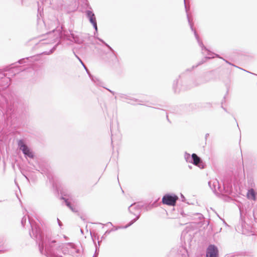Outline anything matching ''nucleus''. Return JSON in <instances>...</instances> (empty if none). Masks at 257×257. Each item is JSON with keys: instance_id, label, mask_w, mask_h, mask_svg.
Masks as SVG:
<instances>
[{"instance_id": "f257e3e1", "label": "nucleus", "mask_w": 257, "mask_h": 257, "mask_svg": "<svg viewBox=\"0 0 257 257\" xmlns=\"http://www.w3.org/2000/svg\"><path fill=\"white\" fill-rule=\"evenodd\" d=\"M28 223L31 227V231L29 232L30 235L35 239L39 245L40 252L42 254H45L47 257H62L59 254L61 250L60 246L55 240L45 237L39 226L29 217Z\"/></svg>"}, {"instance_id": "f03ea898", "label": "nucleus", "mask_w": 257, "mask_h": 257, "mask_svg": "<svg viewBox=\"0 0 257 257\" xmlns=\"http://www.w3.org/2000/svg\"><path fill=\"white\" fill-rule=\"evenodd\" d=\"M51 39L50 43H56V44L51 50L52 53L56 49V46L60 43L61 40H67L70 41H73L77 44H82L84 40L78 35H76L72 33V31L69 32L64 30L63 27H61V31L53 30L47 34Z\"/></svg>"}, {"instance_id": "7ed1b4c3", "label": "nucleus", "mask_w": 257, "mask_h": 257, "mask_svg": "<svg viewBox=\"0 0 257 257\" xmlns=\"http://www.w3.org/2000/svg\"><path fill=\"white\" fill-rule=\"evenodd\" d=\"M4 99L5 101L6 109L4 105L1 106L0 115L4 117L5 121L7 125H12V123L11 119L15 116L14 101L10 100L9 102L5 97H4Z\"/></svg>"}, {"instance_id": "20e7f679", "label": "nucleus", "mask_w": 257, "mask_h": 257, "mask_svg": "<svg viewBox=\"0 0 257 257\" xmlns=\"http://www.w3.org/2000/svg\"><path fill=\"white\" fill-rule=\"evenodd\" d=\"M143 205H141L139 203H134L132 204L128 208V211L130 213L133 214L135 215H137L136 217L132 220L127 225H126L123 228H126L134 224L140 217V210L143 207Z\"/></svg>"}, {"instance_id": "39448f33", "label": "nucleus", "mask_w": 257, "mask_h": 257, "mask_svg": "<svg viewBox=\"0 0 257 257\" xmlns=\"http://www.w3.org/2000/svg\"><path fill=\"white\" fill-rule=\"evenodd\" d=\"M184 5H185V10H186V12L187 13V19H188V23L189 24V25H190V28L192 30V32H193L194 33V36L195 37V38L197 40V42H198V43L199 45V46L200 47H201L202 48V50H205L207 52V54L208 55H210V52L209 51V50H208L206 47L203 45L202 42L199 39V36L198 35L197 33V32L193 28V23H192L189 17V15L188 14V11H189V8H188L186 6V1L185 0H184Z\"/></svg>"}, {"instance_id": "423d86ee", "label": "nucleus", "mask_w": 257, "mask_h": 257, "mask_svg": "<svg viewBox=\"0 0 257 257\" xmlns=\"http://www.w3.org/2000/svg\"><path fill=\"white\" fill-rule=\"evenodd\" d=\"M178 199V197L173 194H166L163 197L162 202L163 204L169 206H175Z\"/></svg>"}, {"instance_id": "0eeeda50", "label": "nucleus", "mask_w": 257, "mask_h": 257, "mask_svg": "<svg viewBox=\"0 0 257 257\" xmlns=\"http://www.w3.org/2000/svg\"><path fill=\"white\" fill-rule=\"evenodd\" d=\"M19 149L22 151L26 157L33 158L34 155L31 149L24 143L22 140H20L18 143Z\"/></svg>"}, {"instance_id": "6e6552de", "label": "nucleus", "mask_w": 257, "mask_h": 257, "mask_svg": "<svg viewBox=\"0 0 257 257\" xmlns=\"http://www.w3.org/2000/svg\"><path fill=\"white\" fill-rule=\"evenodd\" d=\"M241 232L243 234L247 236L255 235L254 229L252 227L245 223H242L241 225Z\"/></svg>"}, {"instance_id": "1a4fd4ad", "label": "nucleus", "mask_w": 257, "mask_h": 257, "mask_svg": "<svg viewBox=\"0 0 257 257\" xmlns=\"http://www.w3.org/2000/svg\"><path fill=\"white\" fill-rule=\"evenodd\" d=\"M206 257H218V249L214 244H210L206 250Z\"/></svg>"}, {"instance_id": "9d476101", "label": "nucleus", "mask_w": 257, "mask_h": 257, "mask_svg": "<svg viewBox=\"0 0 257 257\" xmlns=\"http://www.w3.org/2000/svg\"><path fill=\"white\" fill-rule=\"evenodd\" d=\"M96 38L97 40H98L100 42L103 43L110 50V53L109 55L110 57L111 61H112V62H118V59L116 56V53L114 51V50L108 44L106 43L102 39L99 38L98 37H96Z\"/></svg>"}, {"instance_id": "9b49d317", "label": "nucleus", "mask_w": 257, "mask_h": 257, "mask_svg": "<svg viewBox=\"0 0 257 257\" xmlns=\"http://www.w3.org/2000/svg\"><path fill=\"white\" fill-rule=\"evenodd\" d=\"M86 14L90 23L93 25V27L95 29V33H97L98 31V28L97 26L96 20L94 14L92 11L87 10L86 12Z\"/></svg>"}, {"instance_id": "f8f14e48", "label": "nucleus", "mask_w": 257, "mask_h": 257, "mask_svg": "<svg viewBox=\"0 0 257 257\" xmlns=\"http://www.w3.org/2000/svg\"><path fill=\"white\" fill-rule=\"evenodd\" d=\"M192 160L191 163L198 167L200 169L204 168L205 164L200 157L195 153L192 154Z\"/></svg>"}, {"instance_id": "ddd939ff", "label": "nucleus", "mask_w": 257, "mask_h": 257, "mask_svg": "<svg viewBox=\"0 0 257 257\" xmlns=\"http://www.w3.org/2000/svg\"><path fill=\"white\" fill-rule=\"evenodd\" d=\"M11 79L9 77H6V74L0 70V85L6 88L10 85Z\"/></svg>"}, {"instance_id": "4468645a", "label": "nucleus", "mask_w": 257, "mask_h": 257, "mask_svg": "<svg viewBox=\"0 0 257 257\" xmlns=\"http://www.w3.org/2000/svg\"><path fill=\"white\" fill-rule=\"evenodd\" d=\"M208 185L210 186V187L214 192H216L217 190H219L220 192L222 191V188L220 186L219 182L217 180H215L213 181H209Z\"/></svg>"}, {"instance_id": "2eb2a0df", "label": "nucleus", "mask_w": 257, "mask_h": 257, "mask_svg": "<svg viewBox=\"0 0 257 257\" xmlns=\"http://www.w3.org/2000/svg\"><path fill=\"white\" fill-rule=\"evenodd\" d=\"M209 79L207 78L206 75L203 77H200L197 78L194 82L193 85L194 86H198L201 84L206 83L209 81Z\"/></svg>"}, {"instance_id": "dca6fc26", "label": "nucleus", "mask_w": 257, "mask_h": 257, "mask_svg": "<svg viewBox=\"0 0 257 257\" xmlns=\"http://www.w3.org/2000/svg\"><path fill=\"white\" fill-rule=\"evenodd\" d=\"M212 57L210 56H205L204 59H203L201 61H200L196 65H193L190 69H187L186 70V72H190L193 70L194 68L197 67L198 66L203 64L206 60L210 59Z\"/></svg>"}, {"instance_id": "f3484780", "label": "nucleus", "mask_w": 257, "mask_h": 257, "mask_svg": "<svg viewBox=\"0 0 257 257\" xmlns=\"http://www.w3.org/2000/svg\"><path fill=\"white\" fill-rule=\"evenodd\" d=\"M117 95H118V96L121 99H127V100H133L135 102H138V101L139 102H141V101H139L136 99L133 98L132 97H131L130 96L128 95L127 94H125L118 93Z\"/></svg>"}, {"instance_id": "a211bd4d", "label": "nucleus", "mask_w": 257, "mask_h": 257, "mask_svg": "<svg viewBox=\"0 0 257 257\" xmlns=\"http://www.w3.org/2000/svg\"><path fill=\"white\" fill-rule=\"evenodd\" d=\"M247 197L248 199L255 201L256 200V193L253 189L248 190Z\"/></svg>"}, {"instance_id": "6ab92c4d", "label": "nucleus", "mask_w": 257, "mask_h": 257, "mask_svg": "<svg viewBox=\"0 0 257 257\" xmlns=\"http://www.w3.org/2000/svg\"><path fill=\"white\" fill-rule=\"evenodd\" d=\"M61 199L64 200L66 205L69 207L72 211L73 212H77V209L71 205V203L68 199L65 198L64 197H61Z\"/></svg>"}, {"instance_id": "aec40b11", "label": "nucleus", "mask_w": 257, "mask_h": 257, "mask_svg": "<svg viewBox=\"0 0 257 257\" xmlns=\"http://www.w3.org/2000/svg\"><path fill=\"white\" fill-rule=\"evenodd\" d=\"M184 158L187 162L191 163L192 160V156H190V155L189 153H188L187 152L185 153Z\"/></svg>"}, {"instance_id": "412c9836", "label": "nucleus", "mask_w": 257, "mask_h": 257, "mask_svg": "<svg viewBox=\"0 0 257 257\" xmlns=\"http://www.w3.org/2000/svg\"><path fill=\"white\" fill-rule=\"evenodd\" d=\"M83 67L84 68V69H85L87 73L89 75V77L90 78V79H91L92 81H93V82H95V79L96 78H94L90 73L89 71L88 70V69H87V68L86 67V66H85V64H84V65H83Z\"/></svg>"}, {"instance_id": "4be33fe9", "label": "nucleus", "mask_w": 257, "mask_h": 257, "mask_svg": "<svg viewBox=\"0 0 257 257\" xmlns=\"http://www.w3.org/2000/svg\"><path fill=\"white\" fill-rule=\"evenodd\" d=\"M83 67L84 68V69H85L87 73L89 75V77L90 78V79H91L92 81H93V82H95V79L96 78H94L90 73L89 71L88 70V69H87V68L86 67V66H85V64H84V65H83Z\"/></svg>"}, {"instance_id": "5701e85b", "label": "nucleus", "mask_w": 257, "mask_h": 257, "mask_svg": "<svg viewBox=\"0 0 257 257\" xmlns=\"http://www.w3.org/2000/svg\"><path fill=\"white\" fill-rule=\"evenodd\" d=\"M178 81H179L178 79H177L176 80H174V81L173 82V88L175 92H179V90H178L177 88V86L178 83Z\"/></svg>"}, {"instance_id": "b1692460", "label": "nucleus", "mask_w": 257, "mask_h": 257, "mask_svg": "<svg viewBox=\"0 0 257 257\" xmlns=\"http://www.w3.org/2000/svg\"><path fill=\"white\" fill-rule=\"evenodd\" d=\"M215 56H216V57H218V58H219L222 59H223V60H224V61L226 63H227V64H229V65H230L233 66H234V67H237V68H239V69L240 68L238 67V66H235V65H234V64H233L231 63L230 62H229V61H228L227 60H225V59H223V58H221V57H220V56H219V55H218V54H215Z\"/></svg>"}, {"instance_id": "393cba45", "label": "nucleus", "mask_w": 257, "mask_h": 257, "mask_svg": "<svg viewBox=\"0 0 257 257\" xmlns=\"http://www.w3.org/2000/svg\"><path fill=\"white\" fill-rule=\"evenodd\" d=\"M27 223V217L24 216L21 220V224L23 227H25L26 223Z\"/></svg>"}, {"instance_id": "a878e982", "label": "nucleus", "mask_w": 257, "mask_h": 257, "mask_svg": "<svg viewBox=\"0 0 257 257\" xmlns=\"http://www.w3.org/2000/svg\"><path fill=\"white\" fill-rule=\"evenodd\" d=\"M30 58H32V57H30ZM29 58H30V57H26V58H25L21 59L19 60L18 63L19 64H23L24 63H25L26 62V60H28Z\"/></svg>"}, {"instance_id": "bb28decb", "label": "nucleus", "mask_w": 257, "mask_h": 257, "mask_svg": "<svg viewBox=\"0 0 257 257\" xmlns=\"http://www.w3.org/2000/svg\"><path fill=\"white\" fill-rule=\"evenodd\" d=\"M13 64H12L10 66L6 67V68L4 69V71H13V68H14V67H12V65H13Z\"/></svg>"}, {"instance_id": "cd10ccee", "label": "nucleus", "mask_w": 257, "mask_h": 257, "mask_svg": "<svg viewBox=\"0 0 257 257\" xmlns=\"http://www.w3.org/2000/svg\"><path fill=\"white\" fill-rule=\"evenodd\" d=\"M223 189L224 190H225V192L226 193H230V187H228V188H227V190H225V187L224 183H223Z\"/></svg>"}, {"instance_id": "c85d7f7f", "label": "nucleus", "mask_w": 257, "mask_h": 257, "mask_svg": "<svg viewBox=\"0 0 257 257\" xmlns=\"http://www.w3.org/2000/svg\"><path fill=\"white\" fill-rule=\"evenodd\" d=\"M203 107H210L211 106V104L210 102H206L203 104Z\"/></svg>"}, {"instance_id": "c756f323", "label": "nucleus", "mask_w": 257, "mask_h": 257, "mask_svg": "<svg viewBox=\"0 0 257 257\" xmlns=\"http://www.w3.org/2000/svg\"><path fill=\"white\" fill-rule=\"evenodd\" d=\"M74 53H75L74 52ZM75 54V57L79 60V62L81 63V64L82 65V66L84 65V64L83 62V61L81 60V59L77 55H76L75 54Z\"/></svg>"}, {"instance_id": "7c9ffc66", "label": "nucleus", "mask_w": 257, "mask_h": 257, "mask_svg": "<svg viewBox=\"0 0 257 257\" xmlns=\"http://www.w3.org/2000/svg\"><path fill=\"white\" fill-rule=\"evenodd\" d=\"M57 222H58L59 226L60 227H61V226H62V223L61 222V221L58 218H57Z\"/></svg>"}, {"instance_id": "2f4dec72", "label": "nucleus", "mask_w": 257, "mask_h": 257, "mask_svg": "<svg viewBox=\"0 0 257 257\" xmlns=\"http://www.w3.org/2000/svg\"><path fill=\"white\" fill-rule=\"evenodd\" d=\"M197 215H198V217L200 220L202 219L203 218V215L200 213H197Z\"/></svg>"}, {"instance_id": "473e14b6", "label": "nucleus", "mask_w": 257, "mask_h": 257, "mask_svg": "<svg viewBox=\"0 0 257 257\" xmlns=\"http://www.w3.org/2000/svg\"><path fill=\"white\" fill-rule=\"evenodd\" d=\"M209 136V134L208 133H207L206 135H205V140H206L207 139V138L208 137V136Z\"/></svg>"}, {"instance_id": "72a5a7b5", "label": "nucleus", "mask_w": 257, "mask_h": 257, "mask_svg": "<svg viewBox=\"0 0 257 257\" xmlns=\"http://www.w3.org/2000/svg\"><path fill=\"white\" fill-rule=\"evenodd\" d=\"M221 107L223 109V110L227 112L226 108H224L222 105H221Z\"/></svg>"}, {"instance_id": "f704fd0d", "label": "nucleus", "mask_w": 257, "mask_h": 257, "mask_svg": "<svg viewBox=\"0 0 257 257\" xmlns=\"http://www.w3.org/2000/svg\"><path fill=\"white\" fill-rule=\"evenodd\" d=\"M185 74V73H182L181 75L179 76V78H180L181 77Z\"/></svg>"}, {"instance_id": "c9c22d12", "label": "nucleus", "mask_w": 257, "mask_h": 257, "mask_svg": "<svg viewBox=\"0 0 257 257\" xmlns=\"http://www.w3.org/2000/svg\"><path fill=\"white\" fill-rule=\"evenodd\" d=\"M181 198H182V201H184L183 199H185V197L182 194H181Z\"/></svg>"}, {"instance_id": "e433bc0d", "label": "nucleus", "mask_w": 257, "mask_h": 257, "mask_svg": "<svg viewBox=\"0 0 257 257\" xmlns=\"http://www.w3.org/2000/svg\"><path fill=\"white\" fill-rule=\"evenodd\" d=\"M97 247L96 246V250H95V255H96V254H98V253H97Z\"/></svg>"}, {"instance_id": "4c0bfd02", "label": "nucleus", "mask_w": 257, "mask_h": 257, "mask_svg": "<svg viewBox=\"0 0 257 257\" xmlns=\"http://www.w3.org/2000/svg\"><path fill=\"white\" fill-rule=\"evenodd\" d=\"M69 244L71 246H72V247H74V245H73L72 243H69Z\"/></svg>"}, {"instance_id": "58836bf2", "label": "nucleus", "mask_w": 257, "mask_h": 257, "mask_svg": "<svg viewBox=\"0 0 257 257\" xmlns=\"http://www.w3.org/2000/svg\"><path fill=\"white\" fill-rule=\"evenodd\" d=\"M240 69H242V70H244V71H245V70H244V69H242V68H240ZM245 71H246V72H248V73H249V71H246V70H245ZM250 74H252V73L250 72Z\"/></svg>"}, {"instance_id": "ea45409f", "label": "nucleus", "mask_w": 257, "mask_h": 257, "mask_svg": "<svg viewBox=\"0 0 257 257\" xmlns=\"http://www.w3.org/2000/svg\"><path fill=\"white\" fill-rule=\"evenodd\" d=\"M240 69H242V70H244V71H245V70H244V69H242V68H240ZM245 71H246V72H248V73H249V71H246V70H245ZM250 74H252V73L250 72Z\"/></svg>"}, {"instance_id": "a19ab883", "label": "nucleus", "mask_w": 257, "mask_h": 257, "mask_svg": "<svg viewBox=\"0 0 257 257\" xmlns=\"http://www.w3.org/2000/svg\"><path fill=\"white\" fill-rule=\"evenodd\" d=\"M110 93H112L113 95H114L115 93V92L112 90L110 91Z\"/></svg>"}, {"instance_id": "79ce46f5", "label": "nucleus", "mask_w": 257, "mask_h": 257, "mask_svg": "<svg viewBox=\"0 0 257 257\" xmlns=\"http://www.w3.org/2000/svg\"><path fill=\"white\" fill-rule=\"evenodd\" d=\"M110 130H111V135L112 136V130L111 127H110Z\"/></svg>"}, {"instance_id": "37998d69", "label": "nucleus", "mask_w": 257, "mask_h": 257, "mask_svg": "<svg viewBox=\"0 0 257 257\" xmlns=\"http://www.w3.org/2000/svg\"><path fill=\"white\" fill-rule=\"evenodd\" d=\"M106 89L108 91H109L110 92V91H111V90H110V89H108V88H106Z\"/></svg>"}, {"instance_id": "c03bdc74", "label": "nucleus", "mask_w": 257, "mask_h": 257, "mask_svg": "<svg viewBox=\"0 0 257 257\" xmlns=\"http://www.w3.org/2000/svg\"><path fill=\"white\" fill-rule=\"evenodd\" d=\"M109 232H110V231H108V230H107V231H106L105 232V233H109Z\"/></svg>"}, {"instance_id": "a18cd8bd", "label": "nucleus", "mask_w": 257, "mask_h": 257, "mask_svg": "<svg viewBox=\"0 0 257 257\" xmlns=\"http://www.w3.org/2000/svg\"><path fill=\"white\" fill-rule=\"evenodd\" d=\"M189 168L190 169H191V168H192V166H189Z\"/></svg>"}, {"instance_id": "49530a36", "label": "nucleus", "mask_w": 257, "mask_h": 257, "mask_svg": "<svg viewBox=\"0 0 257 257\" xmlns=\"http://www.w3.org/2000/svg\"><path fill=\"white\" fill-rule=\"evenodd\" d=\"M80 230H81V232L82 233H83V230H82V229H81Z\"/></svg>"}, {"instance_id": "de8ad7c7", "label": "nucleus", "mask_w": 257, "mask_h": 257, "mask_svg": "<svg viewBox=\"0 0 257 257\" xmlns=\"http://www.w3.org/2000/svg\"><path fill=\"white\" fill-rule=\"evenodd\" d=\"M81 218L83 220H84V219L83 218V217H82V216L81 217Z\"/></svg>"}, {"instance_id": "09e8293b", "label": "nucleus", "mask_w": 257, "mask_h": 257, "mask_svg": "<svg viewBox=\"0 0 257 257\" xmlns=\"http://www.w3.org/2000/svg\"><path fill=\"white\" fill-rule=\"evenodd\" d=\"M2 251H3V250L2 249H0V252H1Z\"/></svg>"}, {"instance_id": "8fccbe9b", "label": "nucleus", "mask_w": 257, "mask_h": 257, "mask_svg": "<svg viewBox=\"0 0 257 257\" xmlns=\"http://www.w3.org/2000/svg\"><path fill=\"white\" fill-rule=\"evenodd\" d=\"M98 245H99V241H98Z\"/></svg>"}]
</instances>
